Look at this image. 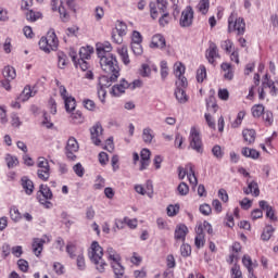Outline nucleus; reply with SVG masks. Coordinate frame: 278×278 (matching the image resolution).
<instances>
[{
  "label": "nucleus",
  "instance_id": "f257e3e1",
  "mask_svg": "<svg viewBox=\"0 0 278 278\" xmlns=\"http://www.w3.org/2000/svg\"><path fill=\"white\" fill-rule=\"evenodd\" d=\"M112 49L110 41L98 42L96 45L97 55L103 73L111 75V81H116L121 77V65L116 55L112 53Z\"/></svg>",
  "mask_w": 278,
  "mask_h": 278
},
{
  "label": "nucleus",
  "instance_id": "f03ea898",
  "mask_svg": "<svg viewBox=\"0 0 278 278\" xmlns=\"http://www.w3.org/2000/svg\"><path fill=\"white\" fill-rule=\"evenodd\" d=\"M176 75H178V81H176V92L175 98L178 103H188L190 97L186 93L188 88V78L184 76L186 74V65L181 62H176Z\"/></svg>",
  "mask_w": 278,
  "mask_h": 278
},
{
  "label": "nucleus",
  "instance_id": "7ed1b4c3",
  "mask_svg": "<svg viewBox=\"0 0 278 278\" xmlns=\"http://www.w3.org/2000/svg\"><path fill=\"white\" fill-rule=\"evenodd\" d=\"M74 14H77V3H75V0H51V8L53 12H59L60 18L63 23H68L71 21V14H68V11H66V7Z\"/></svg>",
  "mask_w": 278,
  "mask_h": 278
},
{
  "label": "nucleus",
  "instance_id": "20e7f679",
  "mask_svg": "<svg viewBox=\"0 0 278 278\" xmlns=\"http://www.w3.org/2000/svg\"><path fill=\"white\" fill-rule=\"evenodd\" d=\"M88 257L94 264L98 273H105L108 263L103 260V248L97 241H92L88 250Z\"/></svg>",
  "mask_w": 278,
  "mask_h": 278
},
{
  "label": "nucleus",
  "instance_id": "39448f33",
  "mask_svg": "<svg viewBox=\"0 0 278 278\" xmlns=\"http://www.w3.org/2000/svg\"><path fill=\"white\" fill-rule=\"evenodd\" d=\"M60 46V40L58 39V35H55L54 30H49L47 36L41 37L39 40V48L45 53H51V51H58V47Z\"/></svg>",
  "mask_w": 278,
  "mask_h": 278
},
{
  "label": "nucleus",
  "instance_id": "423d86ee",
  "mask_svg": "<svg viewBox=\"0 0 278 278\" xmlns=\"http://www.w3.org/2000/svg\"><path fill=\"white\" fill-rule=\"evenodd\" d=\"M228 31L229 34L235 31L237 36H244V31H247V23H244V18L238 17V15L232 13L228 17Z\"/></svg>",
  "mask_w": 278,
  "mask_h": 278
},
{
  "label": "nucleus",
  "instance_id": "0eeeda50",
  "mask_svg": "<svg viewBox=\"0 0 278 278\" xmlns=\"http://www.w3.org/2000/svg\"><path fill=\"white\" fill-rule=\"evenodd\" d=\"M51 199H53V192L51 188L47 185H40L39 190L37 191V200L41 205H46L47 207H51L53 205L51 203Z\"/></svg>",
  "mask_w": 278,
  "mask_h": 278
},
{
  "label": "nucleus",
  "instance_id": "6e6552de",
  "mask_svg": "<svg viewBox=\"0 0 278 278\" xmlns=\"http://www.w3.org/2000/svg\"><path fill=\"white\" fill-rule=\"evenodd\" d=\"M37 166L38 178L41 179V181H49V178L51 177V166L49 165V161L45 157H39Z\"/></svg>",
  "mask_w": 278,
  "mask_h": 278
},
{
  "label": "nucleus",
  "instance_id": "1a4fd4ad",
  "mask_svg": "<svg viewBox=\"0 0 278 278\" xmlns=\"http://www.w3.org/2000/svg\"><path fill=\"white\" fill-rule=\"evenodd\" d=\"M189 140L190 147L193 151H197V153H203V141L201 140V134H199L197 128H191Z\"/></svg>",
  "mask_w": 278,
  "mask_h": 278
},
{
  "label": "nucleus",
  "instance_id": "9d476101",
  "mask_svg": "<svg viewBox=\"0 0 278 278\" xmlns=\"http://www.w3.org/2000/svg\"><path fill=\"white\" fill-rule=\"evenodd\" d=\"M77 151H79V143L77 142V139H75V137H71L67 140V143L65 147V155L67 160L75 162V160H77V155H75Z\"/></svg>",
  "mask_w": 278,
  "mask_h": 278
},
{
  "label": "nucleus",
  "instance_id": "9b49d317",
  "mask_svg": "<svg viewBox=\"0 0 278 278\" xmlns=\"http://www.w3.org/2000/svg\"><path fill=\"white\" fill-rule=\"evenodd\" d=\"M194 18V11L192 7H187L180 17V27H190L192 25V21Z\"/></svg>",
  "mask_w": 278,
  "mask_h": 278
},
{
  "label": "nucleus",
  "instance_id": "f8f14e48",
  "mask_svg": "<svg viewBox=\"0 0 278 278\" xmlns=\"http://www.w3.org/2000/svg\"><path fill=\"white\" fill-rule=\"evenodd\" d=\"M91 140L96 147L101 144V138H103V126L100 123H97L90 128Z\"/></svg>",
  "mask_w": 278,
  "mask_h": 278
},
{
  "label": "nucleus",
  "instance_id": "ddd939ff",
  "mask_svg": "<svg viewBox=\"0 0 278 278\" xmlns=\"http://www.w3.org/2000/svg\"><path fill=\"white\" fill-rule=\"evenodd\" d=\"M131 85L125 79H122L119 84L114 85L111 90L112 97H121L122 94H125V90L129 88Z\"/></svg>",
  "mask_w": 278,
  "mask_h": 278
},
{
  "label": "nucleus",
  "instance_id": "4468645a",
  "mask_svg": "<svg viewBox=\"0 0 278 278\" xmlns=\"http://www.w3.org/2000/svg\"><path fill=\"white\" fill-rule=\"evenodd\" d=\"M216 58H220L218 54V47L216 43L210 41L208 49L206 50V59L208 60L210 64H214V62H216Z\"/></svg>",
  "mask_w": 278,
  "mask_h": 278
},
{
  "label": "nucleus",
  "instance_id": "2eb2a0df",
  "mask_svg": "<svg viewBox=\"0 0 278 278\" xmlns=\"http://www.w3.org/2000/svg\"><path fill=\"white\" fill-rule=\"evenodd\" d=\"M117 229H123L125 227V225H127V227H129V229H136V227H138V219L134 218H129V217H124L123 219H117L115 223Z\"/></svg>",
  "mask_w": 278,
  "mask_h": 278
},
{
  "label": "nucleus",
  "instance_id": "dca6fc26",
  "mask_svg": "<svg viewBox=\"0 0 278 278\" xmlns=\"http://www.w3.org/2000/svg\"><path fill=\"white\" fill-rule=\"evenodd\" d=\"M140 170H147L149 164H151V151L149 149H142L140 152Z\"/></svg>",
  "mask_w": 278,
  "mask_h": 278
},
{
  "label": "nucleus",
  "instance_id": "f3484780",
  "mask_svg": "<svg viewBox=\"0 0 278 278\" xmlns=\"http://www.w3.org/2000/svg\"><path fill=\"white\" fill-rule=\"evenodd\" d=\"M152 71H154V73H157V65L153 63H143L139 68V75H141V77H151Z\"/></svg>",
  "mask_w": 278,
  "mask_h": 278
},
{
  "label": "nucleus",
  "instance_id": "a211bd4d",
  "mask_svg": "<svg viewBox=\"0 0 278 278\" xmlns=\"http://www.w3.org/2000/svg\"><path fill=\"white\" fill-rule=\"evenodd\" d=\"M150 47L151 49H164L166 47V39L164 36L156 34L152 37Z\"/></svg>",
  "mask_w": 278,
  "mask_h": 278
},
{
  "label": "nucleus",
  "instance_id": "6ab92c4d",
  "mask_svg": "<svg viewBox=\"0 0 278 278\" xmlns=\"http://www.w3.org/2000/svg\"><path fill=\"white\" fill-rule=\"evenodd\" d=\"M197 236L194 238V245L197 249H203L205 247V233H203V226L197 228Z\"/></svg>",
  "mask_w": 278,
  "mask_h": 278
},
{
  "label": "nucleus",
  "instance_id": "aec40b11",
  "mask_svg": "<svg viewBox=\"0 0 278 278\" xmlns=\"http://www.w3.org/2000/svg\"><path fill=\"white\" fill-rule=\"evenodd\" d=\"M21 186L26 194L31 195L34 194V181L29 179L27 176H23L21 179Z\"/></svg>",
  "mask_w": 278,
  "mask_h": 278
},
{
  "label": "nucleus",
  "instance_id": "412c9836",
  "mask_svg": "<svg viewBox=\"0 0 278 278\" xmlns=\"http://www.w3.org/2000/svg\"><path fill=\"white\" fill-rule=\"evenodd\" d=\"M31 97H36V91L31 89V86L27 85L26 87H24L23 91L17 97V100L25 102V101H29Z\"/></svg>",
  "mask_w": 278,
  "mask_h": 278
},
{
  "label": "nucleus",
  "instance_id": "4be33fe9",
  "mask_svg": "<svg viewBox=\"0 0 278 278\" xmlns=\"http://www.w3.org/2000/svg\"><path fill=\"white\" fill-rule=\"evenodd\" d=\"M186 236H188V226L179 224L175 230L176 240H181V242H186Z\"/></svg>",
  "mask_w": 278,
  "mask_h": 278
},
{
  "label": "nucleus",
  "instance_id": "5701e85b",
  "mask_svg": "<svg viewBox=\"0 0 278 278\" xmlns=\"http://www.w3.org/2000/svg\"><path fill=\"white\" fill-rule=\"evenodd\" d=\"M117 54L119 55L123 64L125 66H129L131 64V60H129V51L127 50V46H121L117 48Z\"/></svg>",
  "mask_w": 278,
  "mask_h": 278
},
{
  "label": "nucleus",
  "instance_id": "b1692460",
  "mask_svg": "<svg viewBox=\"0 0 278 278\" xmlns=\"http://www.w3.org/2000/svg\"><path fill=\"white\" fill-rule=\"evenodd\" d=\"M45 239L35 238L33 240V252L37 257H40L42 250L45 249Z\"/></svg>",
  "mask_w": 278,
  "mask_h": 278
},
{
  "label": "nucleus",
  "instance_id": "393cba45",
  "mask_svg": "<svg viewBox=\"0 0 278 278\" xmlns=\"http://www.w3.org/2000/svg\"><path fill=\"white\" fill-rule=\"evenodd\" d=\"M85 122L86 117L84 116V113H81V111L72 112L70 116V123H72V125H83V123Z\"/></svg>",
  "mask_w": 278,
  "mask_h": 278
},
{
  "label": "nucleus",
  "instance_id": "a878e982",
  "mask_svg": "<svg viewBox=\"0 0 278 278\" xmlns=\"http://www.w3.org/2000/svg\"><path fill=\"white\" fill-rule=\"evenodd\" d=\"M25 17L28 23H36V21H40V18H42V13L40 11L29 9L25 12Z\"/></svg>",
  "mask_w": 278,
  "mask_h": 278
},
{
  "label": "nucleus",
  "instance_id": "bb28decb",
  "mask_svg": "<svg viewBox=\"0 0 278 278\" xmlns=\"http://www.w3.org/2000/svg\"><path fill=\"white\" fill-rule=\"evenodd\" d=\"M244 194H253V197H260V187L257 182L251 181L248 182V188H243Z\"/></svg>",
  "mask_w": 278,
  "mask_h": 278
},
{
  "label": "nucleus",
  "instance_id": "cd10ccee",
  "mask_svg": "<svg viewBox=\"0 0 278 278\" xmlns=\"http://www.w3.org/2000/svg\"><path fill=\"white\" fill-rule=\"evenodd\" d=\"M220 68L225 73L224 78L231 81L233 79V66L230 63H222Z\"/></svg>",
  "mask_w": 278,
  "mask_h": 278
},
{
  "label": "nucleus",
  "instance_id": "c85d7f7f",
  "mask_svg": "<svg viewBox=\"0 0 278 278\" xmlns=\"http://www.w3.org/2000/svg\"><path fill=\"white\" fill-rule=\"evenodd\" d=\"M106 255L109 262L112 264H118L121 262V254L116 252L113 248H108Z\"/></svg>",
  "mask_w": 278,
  "mask_h": 278
},
{
  "label": "nucleus",
  "instance_id": "c756f323",
  "mask_svg": "<svg viewBox=\"0 0 278 278\" xmlns=\"http://www.w3.org/2000/svg\"><path fill=\"white\" fill-rule=\"evenodd\" d=\"M241 154L243 155V157H250V160L260 159V151L251 148H243Z\"/></svg>",
  "mask_w": 278,
  "mask_h": 278
},
{
  "label": "nucleus",
  "instance_id": "7c9ffc66",
  "mask_svg": "<svg viewBox=\"0 0 278 278\" xmlns=\"http://www.w3.org/2000/svg\"><path fill=\"white\" fill-rule=\"evenodd\" d=\"M153 138L155 135L153 134V129L150 127L143 128L142 130V140L146 144H151L153 142Z\"/></svg>",
  "mask_w": 278,
  "mask_h": 278
},
{
  "label": "nucleus",
  "instance_id": "2f4dec72",
  "mask_svg": "<svg viewBox=\"0 0 278 278\" xmlns=\"http://www.w3.org/2000/svg\"><path fill=\"white\" fill-rule=\"evenodd\" d=\"M187 169H189L188 173V180L191 184V186L197 187L199 185V179L197 178V175L194 174V167L191 163L187 164Z\"/></svg>",
  "mask_w": 278,
  "mask_h": 278
},
{
  "label": "nucleus",
  "instance_id": "473e14b6",
  "mask_svg": "<svg viewBox=\"0 0 278 278\" xmlns=\"http://www.w3.org/2000/svg\"><path fill=\"white\" fill-rule=\"evenodd\" d=\"M243 140L248 144H253L255 142V130L254 129H244L242 131Z\"/></svg>",
  "mask_w": 278,
  "mask_h": 278
},
{
  "label": "nucleus",
  "instance_id": "72a5a7b5",
  "mask_svg": "<svg viewBox=\"0 0 278 278\" xmlns=\"http://www.w3.org/2000/svg\"><path fill=\"white\" fill-rule=\"evenodd\" d=\"M4 79H16V70L13 66H4L2 71Z\"/></svg>",
  "mask_w": 278,
  "mask_h": 278
},
{
  "label": "nucleus",
  "instance_id": "f704fd0d",
  "mask_svg": "<svg viewBox=\"0 0 278 278\" xmlns=\"http://www.w3.org/2000/svg\"><path fill=\"white\" fill-rule=\"evenodd\" d=\"M92 53H94V50L92 49V47L90 46L81 47L79 50V55H80L79 60H90V56L92 55Z\"/></svg>",
  "mask_w": 278,
  "mask_h": 278
},
{
  "label": "nucleus",
  "instance_id": "c9c22d12",
  "mask_svg": "<svg viewBox=\"0 0 278 278\" xmlns=\"http://www.w3.org/2000/svg\"><path fill=\"white\" fill-rule=\"evenodd\" d=\"M65 103V110L66 112H75V108H77V101L73 97H68L63 99Z\"/></svg>",
  "mask_w": 278,
  "mask_h": 278
},
{
  "label": "nucleus",
  "instance_id": "e433bc0d",
  "mask_svg": "<svg viewBox=\"0 0 278 278\" xmlns=\"http://www.w3.org/2000/svg\"><path fill=\"white\" fill-rule=\"evenodd\" d=\"M206 110H208V112H213V114H216L218 110V104H216V99L213 96H210L206 99Z\"/></svg>",
  "mask_w": 278,
  "mask_h": 278
},
{
  "label": "nucleus",
  "instance_id": "4c0bfd02",
  "mask_svg": "<svg viewBox=\"0 0 278 278\" xmlns=\"http://www.w3.org/2000/svg\"><path fill=\"white\" fill-rule=\"evenodd\" d=\"M254 118H261L264 115L265 109L263 104H254L251 109Z\"/></svg>",
  "mask_w": 278,
  "mask_h": 278
},
{
  "label": "nucleus",
  "instance_id": "58836bf2",
  "mask_svg": "<svg viewBox=\"0 0 278 278\" xmlns=\"http://www.w3.org/2000/svg\"><path fill=\"white\" fill-rule=\"evenodd\" d=\"M72 61L74 62L76 68H80L83 71H88L89 64L86 62V59H78L77 56L73 55Z\"/></svg>",
  "mask_w": 278,
  "mask_h": 278
},
{
  "label": "nucleus",
  "instance_id": "ea45409f",
  "mask_svg": "<svg viewBox=\"0 0 278 278\" xmlns=\"http://www.w3.org/2000/svg\"><path fill=\"white\" fill-rule=\"evenodd\" d=\"M207 77V70L205 68V65H200L197 71V80L199 84H203Z\"/></svg>",
  "mask_w": 278,
  "mask_h": 278
},
{
  "label": "nucleus",
  "instance_id": "a19ab883",
  "mask_svg": "<svg viewBox=\"0 0 278 278\" xmlns=\"http://www.w3.org/2000/svg\"><path fill=\"white\" fill-rule=\"evenodd\" d=\"M197 10L203 15L207 14V12H210V0H200Z\"/></svg>",
  "mask_w": 278,
  "mask_h": 278
},
{
  "label": "nucleus",
  "instance_id": "79ce46f5",
  "mask_svg": "<svg viewBox=\"0 0 278 278\" xmlns=\"http://www.w3.org/2000/svg\"><path fill=\"white\" fill-rule=\"evenodd\" d=\"M273 233H275V228H273V226H267L264 228V230L261 235V239L264 242H268V240H270V238H273Z\"/></svg>",
  "mask_w": 278,
  "mask_h": 278
},
{
  "label": "nucleus",
  "instance_id": "37998d69",
  "mask_svg": "<svg viewBox=\"0 0 278 278\" xmlns=\"http://www.w3.org/2000/svg\"><path fill=\"white\" fill-rule=\"evenodd\" d=\"M112 268H113V273L115 275V278H123V275H125V268L123 267V265H121L119 263H113L111 264Z\"/></svg>",
  "mask_w": 278,
  "mask_h": 278
},
{
  "label": "nucleus",
  "instance_id": "c03bdc74",
  "mask_svg": "<svg viewBox=\"0 0 278 278\" xmlns=\"http://www.w3.org/2000/svg\"><path fill=\"white\" fill-rule=\"evenodd\" d=\"M66 253L71 257V260H75L77 257V245L73 242H68L66 244Z\"/></svg>",
  "mask_w": 278,
  "mask_h": 278
},
{
  "label": "nucleus",
  "instance_id": "a18cd8bd",
  "mask_svg": "<svg viewBox=\"0 0 278 278\" xmlns=\"http://www.w3.org/2000/svg\"><path fill=\"white\" fill-rule=\"evenodd\" d=\"M10 216L14 223H18V220H21V218H23L21 211H18V207H16V206L10 207Z\"/></svg>",
  "mask_w": 278,
  "mask_h": 278
},
{
  "label": "nucleus",
  "instance_id": "49530a36",
  "mask_svg": "<svg viewBox=\"0 0 278 278\" xmlns=\"http://www.w3.org/2000/svg\"><path fill=\"white\" fill-rule=\"evenodd\" d=\"M112 81H116L112 80V75L101 76L99 79L100 88H110V86H112Z\"/></svg>",
  "mask_w": 278,
  "mask_h": 278
},
{
  "label": "nucleus",
  "instance_id": "de8ad7c7",
  "mask_svg": "<svg viewBox=\"0 0 278 278\" xmlns=\"http://www.w3.org/2000/svg\"><path fill=\"white\" fill-rule=\"evenodd\" d=\"M150 8V16L153 21L157 20L160 17V11H157V4L153 1L149 3Z\"/></svg>",
  "mask_w": 278,
  "mask_h": 278
},
{
  "label": "nucleus",
  "instance_id": "09e8293b",
  "mask_svg": "<svg viewBox=\"0 0 278 278\" xmlns=\"http://www.w3.org/2000/svg\"><path fill=\"white\" fill-rule=\"evenodd\" d=\"M83 106L89 112H94L97 110V103H94V101L91 99H84Z\"/></svg>",
  "mask_w": 278,
  "mask_h": 278
},
{
  "label": "nucleus",
  "instance_id": "8fccbe9b",
  "mask_svg": "<svg viewBox=\"0 0 278 278\" xmlns=\"http://www.w3.org/2000/svg\"><path fill=\"white\" fill-rule=\"evenodd\" d=\"M180 255L182 257H190V255H192V247L188 243H182L180 247Z\"/></svg>",
  "mask_w": 278,
  "mask_h": 278
},
{
  "label": "nucleus",
  "instance_id": "3c124183",
  "mask_svg": "<svg viewBox=\"0 0 278 278\" xmlns=\"http://www.w3.org/2000/svg\"><path fill=\"white\" fill-rule=\"evenodd\" d=\"M76 264H77V268L79 270H86V258L84 257V252H80L79 254H77L76 256Z\"/></svg>",
  "mask_w": 278,
  "mask_h": 278
},
{
  "label": "nucleus",
  "instance_id": "603ef678",
  "mask_svg": "<svg viewBox=\"0 0 278 278\" xmlns=\"http://www.w3.org/2000/svg\"><path fill=\"white\" fill-rule=\"evenodd\" d=\"M5 162L8 168H14V166H18V159L16 156H13L11 154H7Z\"/></svg>",
  "mask_w": 278,
  "mask_h": 278
},
{
  "label": "nucleus",
  "instance_id": "864d4df0",
  "mask_svg": "<svg viewBox=\"0 0 278 278\" xmlns=\"http://www.w3.org/2000/svg\"><path fill=\"white\" fill-rule=\"evenodd\" d=\"M68 64V60L64 52H58V66L59 68H64Z\"/></svg>",
  "mask_w": 278,
  "mask_h": 278
},
{
  "label": "nucleus",
  "instance_id": "5fc2aeb1",
  "mask_svg": "<svg viewBox=\"0 0 278 278\" xmlns=\"http://www.w3.org/2000/svg\"><path fill=\"white\" fill-rule=\"evenodd\" d=\"M177 190L180 197H186L190 192V187H188V184L186 182H180L177 187Z\"/></svg>",
  "mask_w": 278,
  "mask_h": 278
},
{
  "label": "nucleus",
  "instance_id": "6e6d98bb",
  "mask_svg": "<svg viewBox=\"0 0 278 278\" xmlns=\"http://www.w3.org/2000/svg\"><path fill=\"white\" fill-rule=\"evenodd\" d=\"M116 31L119 36H127V24L124 22H117Z\"/></svg>",
  "mask_w": 278,
  "mask_h": 278
},
{
  "label": "nucleus",
  "instance_id": "4d7b16f0",
  "mask_svg": "<svg viewBox=\"0 0 278 278\" xmlns=\"http://www.w3.org/2000/svg\"><path fill=\"white\" fill-rule=\"evenodd\" d=\"M263 121L266 123V125L270 126L273 123H275V118L273 117V112L265 111L263 113Z\"/></svg>",
  "mask_w": 278,
  "mask_h": 278
},
{
  "label": "nucleus",
  "instance_id": "13d9d810",
  "mask_svg": "<svg viewBox=\"0 0 278 278\" xmlns=\"http://www.w3.org/2000/svg\"><path fill=\"white\" fill-rule=\"evenodd\" d=\"M34 7V0H22L21 1V10L22 12H27L31 10Z\"/></svg>",
  "mask_w": 278,
  "mask_h": 278
},
{
  "label": "nucleus",
  "instance_id": "bf43d9fd",
  "mask_svg": "<svg viewBox=\"0 0 278 278\" xmlns=\"http://www.w3.org/2000/svg\"><path fill=\"white\" fill-rule=\"evenodd\" d=\"M170 23V14L166 13V11L163 13V15L159 18V24L161 27H166V25Z\"/></svg>",
  "mask_w": 278,
  "mask_h": 278
},
{
  "label": "nucleus",
  "instance_id": "052dcab7",
  "mask_svg": "<svg viewBox=\"0 0 278 278\" xmlns=\"http://www.w3.org/2000/svg\"><path fill=\"white\" fill-rule=\"evenodd\" d=\"M161 77L166 79L168 77V63L166 61L161 62Z\"/></svg>",
  "mask_w": 278,
  "mask_h": 278
},
{
  "label": "nucleus",
  "instance_id": "680f3d73",
  "mask_svg": "<svg viewBox=\"0 0 278 278\" xmlns=\"http://www.w3.org/2000/svg\"><path fill=\"white\" fill-rule=\"evenodd\" d=\"M231 278H242V270H240V265L235 264L231 267Z\"/></svg>",
  "mask_w": 278,
  "mask_h": 278
},
{
  "label": "nucleus",
  "instance_id": "e2e57ef3",
  "mask_svg": "<svg viewBox=\"0 0 278 278\" xmlns=\"http://www.w3.org/2000/svg\"><path fill=\"white\" fill-rule=\"evenodd\" d=\"M142 43V35L140 31L134 30L131 36V45Z\"/></svg>",
  "mask_w": 278,
  "mask_h": 278
},
{
  "label": "nucleus",
  "instance_id": "0e129e2a",
  "mask_svg": "<svg viewBox=\"0 0 278 278\" xmlns=\"http://www.w3.org/2000/svg\"><path fill=\"white\" fill-rule=\"evenodd\" d=\"M105 16V11L103 10V7H97L94 9V18L96 21H101Z\"/></svg>",
  "mask_w": 278,
  "mask_h": 278
},
{
  "label": "nucleus",
  "instance_id": "69168bd1",
  "mask_svg": "<svg viewBox=\"0 0 278 278\" xmlns=\"http://www.w3.org/2000/svg\"><path fill=\"white\" fill-rule=\"evenodd\" d=\"M131 49H132V53H135L136 55H142L144 51L142 49V43H131Z\"/></svg>",
  "mask_w": 278,
  "mask_h": 278
},
{
  "label": "nucleus",
  "instance_id": "338daca9",
  "mask_svg": "<svg viewBox=\"0 0 278 278\" xmlns=\"http://www.w3.org/2000/svg\"><path fill=\"white\" fill-rule=\"evenodd\" d=\"M73 170L77 175V177H81L84 173H86L81 163H77L76 165H74Z\"/></svg>",
  "mask_w": 278,
  "mask_h": 278
},
{
  "label": "nucleus",
  "instance_id": "774afa93",
  "mask_svg": "<svg viewBox=\"0 0 278 278\" xmlns=\"http://www.w3.org/2000/svg\"><path fill=\"white\" fill-rule=\"evenodd\" d=\"M66 35L70 37L77 36L79 34V27L76 25H73L65 30Z\"/></svg>",
  "mask_w": 278,
  "mask_h": 278
}]
</instances>
